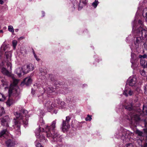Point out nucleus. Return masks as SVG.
<instances>
[{
  "label": "nucleus",
  "instance_id": "nucleus-1",
  "mask_svg": "<svg viewBox=\"0 0 147 147\" xmlns=\"http://www.w3.org/2000/svg\"><path fill=\"white\" fill-rule=\"evenodd\" d=\"M56 123L55 121H54L52 122L51 127L47 126L45 129L47 137H52L54 141H61L60 136L54 130Z\"/></svg>",
  "mask_w": 147,
  "mask_h": 147
},
{
  "label": "nucleus",
  "instance_id": "nucleus-2",
  "mask_svg": "<svg viewBox=\"0 0 147 147\" xmlns=\"http://www.w3.org/2000/svg\"><path fill=\"white\" fill-rule=\"evenodd\" d=\"M11 89L9 90V98L6 102L7 105L9 107L14 102L15 100H17L19 98V92L18 90L14 89L12 92Z\"/></svg>",
  "mask_w": 147,
  "mask_h": 147
},
{
  "label": "nucleus",
  "instance_id": "nucleus-3",
  "mask_svg": "<svg viewBox=\"0 0 147 147\" xmlns=\"http://www.w3.org/2000/svg\"><path fill=\"white\" fill-rule=\"evenodd\" d=\"M38 100L39 102L40 103L43 101H45V102L44 103V105L49 110H51L53 107L52 103L49 100L44 99L43 96L42 95L40 96L39 97Z\"/></svg>",
  "mask_w": 147,
  "mask_h": 147
},
{
  "label": "nucleus",
  "instance_id": "nucleus-4",
  "mask_svg": "<svg viewBox=\"0 0 147 147\" xmlns=\"http://www.w3.org/2000/svg\"><path fill=\"white\" fill-rule=\"evenodd\" d=\"M21 121H22L19 120L18 119H14L13 120V126L15 129V132L18 135H20L21 134L20 123Z\"/></svg>",
  "mask_w": 147,
  "mask_h": 147
},
{
  "label": "nucleus",
  "instance_id": "nucleus-5",
  "mask_svg": "<svg viewBox=\"0 0 147 147\" xmlns=\"http://www.w3.org/2000/svg\"><path fill=\"white\" fill-rule=\"evenodd\" d=\"M14 114L16 117V118L14 119H18L19 120L22 121L23 124L25 125H27L28 124L27 119H26V117H22V115H21L20 112H15Z\"/></svg>",
  "mask_w": 147,
  "mask_h": 147
},
{
  "label": "nucleus",
  "instance_id": "nucleus-6",
  "mask_svg": "<svg viewBox=\"0 0 147 147\" xmlns=\"http://www.w3.org/2000/svg\"><path fill=\"white\" fill-rule=\"evenodd\" d=\"M1 125L7 128L9 127V118L8 116L6 115L0 119Z\"/></svg>",
  "mask_w": 147,
  "mask_h": 147
},
{
  "label": "nucleus",
  "instance_id": "nucleus-7",
  "mask_svg": "<svg viewBox=\"0 0 147 147\" xmlns=\"http://www.w3.org/2000/svg\"><path fill=\"white\" fill-rule=\"evenodd\" d=\"M5 55L6 56V59L8 61L7 63V65L8 68L9 67V69L11 70V62H10L11 60V53L10 52H6Z\"/></svg>",
  "mask_w": 147,
  "mask_h": 147
},
{
  "label": "nucleus",
  "instance_id": "nucleus-8",
  "mask_svg": "<svg viewBox=\"0 0 147 147\" xmlns=\"http://www.w3.org/2000/svg\"><path fill=\"white\" fill-rule=\"evenodd\" d=\"M11 77L13 78V84H11L10 87L9 88V89H11V90H12V92H13V90L14 89H15L16 90H18L19 92H20L19 89L18 88V87L16 86V85L17 84L18 82V80L14 78H13V77Z\"/></svg>",
  "mask_w": 147,
  "mask_h": 147
},
{
  "label": "nucleus",
  "instance_id": "nucleus-9",
  "mask_svg": "<svg viewBox=\"0 0 147 147\" xmlns=\"http://www.w3.org/2000/svg\"><path fill=\"white\" fill-rule=\"evenodd\" d=\"M132 123L134 125L137 122H138L140 120L139 116L137 115H134L131 116Z\"/></svg>",
  "mask_w": 147,
  "mask_h": 147
},
{
  "label": "nucleus",
  "instance_id": "nucleus-10",
  "mask_svg": "<svg viewBox=\"0 0 147 147\" xmlns=\"http://www.w3.org/2000/svg\"><path fill=\"white\" fill-rule=\"evenodd\" d=\"M136 78L135 77H130L127 80V82L129 85L134 86L136 83Z\"/></svg>",
  "mask_w": 147,
  "mask_h": 147
},
{
  "label": "nucleus",
  "instance_id": "nucleus-11",
  "mask_svg": "<svg viewBox=\"0 0 147 147\" xmlns=\"http://www.w3.org/2000/svg\"><path fill=\"white\" fill-rule=\"evenodd\" d=\"M1 72L4 75L7 76L9 77H13V75L4 67H3L2 68Z\"/></svg>",
  "mask_w": 147,
  "mask_h": 147
},
{
  "label": "nucleus",
  "instance_id": "nucleus-12",
  "mask_svg": "<svg viewBox=\"0 0 147 147\" xmlns=\"http://www.w3.org/2000/svg\"><path fill=\"white\" fill-rule=\"evenodd\" d=\"M20 111L21 115H22V117L23 118L24 117H26V119H27V121H28V115H27L28 113V111L24 109H22Z\"/></svg>",
  "mask_w": 147,
  "mask_h": 147
},
{
  "label": "nucleus",
  "instance_id": "nucleus-13",
  "mask_svg": "<svg viewBox=\"0 0 147 147\" xmlns=\"http://www.w3.org/2000/svg\"><path fill=\"white\" fill-rule=\"evenodd\" d=\"M6 143L7 147H13L15 145L14 142L10 140H8L6 142Z\"/></svg>",
  "mask_w": 147,
  "mask_h": 147
},
{
  "label": "nucleus",
  "instance_id": "nucleus-14",
  "mask_svg": "<svg viewBox=\"0 0 147 147\" xmlns=\"http://www.w3.org/2000/svg\"><path fill=\"white\" fill-rule=\"evenodd\" d=\"M32 82L31 78L29 77H27L25 78L23 82L26 85L30 84Z\"/></svg>",
  "mask_w": 147,
  "mask_h": 147
},
{
  "label": "nucleus",
  "instance_id": "nucleus-15",
  "mask_svg": "<svg viewBox=\"0 0 147 147\" xmlns=\"http://www.w3.org/2000/svg\"><path fill=\"white\" fill-rule=\"evenodd\" d=\"M70 125L67 123H65V121H63L62 129L63 131L67 130L69 128Z\"/></svg>",
  "mask_w": 147,
  "mask_h": 147
},
{
  "label": "nucleus",
  "instance_id": "nucleus-16",
  "mask_svg": "<svg viewBox=\"0 0 147 147\" xmlns=\"http://www.w3.org/2000/svg\"><path fill=\"white\" fill-rule=\"evenodd\" d=\"M6 50L7 51H9V45H6L5 44H3L1 48V51H5Z\"/></svg>",
  "mask_w": 147,
  "mask_h": 147
},
{
  "label": "nucleus",
  "instance_id": "nucleus-17",
  "mask_svg": "<svg viewBox=\"0 0 147 147\" xmlns=\"http://www.w3.org/2000/svg\"><path fill=\"white\" fill-rule=\"evenodd\" d=\"M7 128L5 129H3L0 132V138L4 137L5 135H7L8 132L7 130Z\"/></svg>",
  "mask_w": 147,
  "mask_h": 147
},
{
  "label": "nucleus",
  "instance_id": "nucleus-18",
  "mask_svg": "<svg viewBox=\"0 0 147 147\" xmlns=\"http://www.w3.org/2000/svg\"><path fill=\"white\" fill-rule=\"evenodd\" d=\"M16 73L19 77H21L23 74L22 68L19 67L18 68L16 71Z\"/></svg>",
  "mask_w": 147,
  "mask_h": 147
},
{
  "label": "nucleus",
  "instance_id": "nucleus-19",
  "mask_svg": "<svg viewBox=\"0 0 147 147\" xmlns=\"http://www.w3.org/2000/svg\"><path fill=\"white\" fill-rule=\"evenodd\" d=\"M55 90V89L52 87H47L46 88V90H45V91L47 94H50V93L54 92Z\"/></svg>",
  "mask_w": 147,
  "mask_h": 147
},
{
  "label": "nucleus",
  "instance_id": "nucleus-20",
  "mask_svg": "<svg viewBox=\"0 0 147 147\" xmlns=\"http://www.w3.org/2000/svg\"><path fill=\"white\" fill-rule=\"evenodd\" d=\"M131 62L132 63V67H133V68L136 67L138 65L137 61L133 58H131Z\"/></svg>",
  "mask_w": 147,
  "mask_h": 147
},
{
  "label": "nucleus",
  "instance_id": "nucleus-21",
  "mask_svg": "<svg viewBox=\"0 0 147 147\" xmlns=\"http://www.w3.org/2000/svg\"><path fill=\"white\" fill-rule=\"evenodd\" d=\"M123 94L126 96H127L128 94L131 96L133 94V92L130 90H125Z\"/></svg>",
  "mask_w": 147,
  "mask_h": 147
},
{
  "label": "nucleus",
  "instance_id": "nucleus-22",
  "mask_svg": "<svg viewBox=\"0 0 147 147\" xmlns=\"http://www.w3.org/2000/svg\"><path fill=\"white\" fill-rule=\"evenodd\" d=\"M28 67V65H25L24 66L22 67V69L23 75H24V74H26L29 72Z\"/></svg>",
  "mask_w": 147,
  "mask_h": 147
},
{
  "label": "nucleus",
  "instance_id": "nucleus-23",
  "mask_svg": "<svg viewBox=\"0 0 147 147\" xmlns=\"http://www.w3.org/2000/svg\"><path fill=\"white\" fill-rule=\"evenodd\" d=\"M140 63L144 68H147V61L146 62L144 60H140Z\"/></svg>",
  "mask_w": 147,
  "mask_h": 147
},
{
  "label": "nucleus",
  "instance_id": "nucleus-24",
  "mask_svg": "<svg viewBox=\"0 0 147 147\" xmlns=\"http://www.w3.org/2000/svg\"><path fill=\"white\" fill-rule=\"evenodd\" d=\"M87 2L86 0H80L79 7H82L83 6L85 5Z\"/></svg>",
  "mask_w": 147,
  "mask_h": 147
},
{
  "label": "nucleus",
  "instance_id": "nucleus-25",
  "mask_svg": "<svg viewBox=\"0 0 147 147\" xmlns=\"http://www.w3.org/2000/svg\"><path fill=\"white\" fill-rule=\"evenodd\" d=\"M142 34V36L146 37L147 36V29H143L141 30V32H140Z\"/></svg>",
  "mask_w": 147,
  "mask_h": 147
},
{
  "label": "nucleus",
  "instance_id": "nucleus-26",
  "mask_svg": "<svg viewBox=\"0 0 147 147\" xmlns=\"http://www.w3.org/2000/svg\"><path fill=\"white\" fill-rule=\"evenodd\" d=\"M5 112L3 107L0 108V116H1L2 115L4 114Z\"/></svg>",
  "mask_w": 147,
  "mask_h": 147
},
{
  "label": "nucleus",
  "instance_id": "nucleus-27",
  "mask_svg": "<svg viewBox=\"0 0 147 147\" xmlns=\"http://www.w3.org/2000/svg\"><path fill=\"white\" fill-rule=\"evenodd\" d=\"M28 69L29 71H31L33 70L34 69V66L32 64H29L28 65Z\"/></svg>",
  "mask_w": 147,
  "mask_h": 147
},
{
  "label": "nucleus",
  "instance_id": "nucleus-28",
  "mask_svg": "<svg viewBox=\"0 0 147 147\" xmlns=\"http://www.w3.org/2000/svg\"><path fill=\"white\" fill-rule=\"evenodd\" d=\"M121 139L123 141H127L128 140V138L127 136L125 135V136L123 135L121 137Z\"/></svg>",
  "mask_w": 147,
  "mask_h": 147
},
{
  "label": "nucleus",
  "instance_id": "nucleus-29",
  "mask_svg": "<svg viewBox=\"0 0 147 147\" xmlns=\"http://www.w3.org/2000/svg\"><path fill=\"white\" fill-rule=\"evenodd\" d=\"M99 2L97 0H95V1L92 3V5L94 8H95L97 6Z\"/></svg>",
  "mask_w": 147,
  "mask_h": 147
},
{
  "label": "nucleus",
  "instance_id": "nucleus-30",
  "mask_svg": "<svg viewBox=\"0 0 147 147\" xmlns=\"http://www.w3.org/2000/svg\"><path fill=\"white\" fill-rule=\"evenodd\" d=\"M147 69V68H144L143 70L142 71H140V73L142 76H146V72H145V71Z\"/></svg>",
  "mask_w": 147,
  "mask_h": 147
},
{
  "label": "nucleus",
  "instance_id": "nucleus-31",
  "mask_svg": "<svg viewBox=\"0 0 147 147\" xmlns=\"http://www.w3.org/2000/svg\"><path fill=\"white\" fill-rule=\"evenodd\" d=\"M139 57L140 59V60H144V59L147 58V55L145 54L143 55H139Z\"/></svg>",
  "mask_w": 147,
  "mask_h": 147
},
{
  "label": "nucleus",
  "instance_id": "nucleus-32",
  "mask_svg": "<svg viewBox=\"0 0 147 147\" xmlns=\"http://www.w3.org/2000/svg\"><path fill=\"white\" fill-rule=\"evenodd\" d=\"M125 109L127 110L130 111L132 110L133 107L132 105L126 106L125 107Z\"/></svg>",
  "mask_w": 147,
  "mask_h": 147
},
{
  "label": "nucleus",
  "instance_id": "nucleus-33",
  "mask_svg": "<svg viewBox=\"0 0 147 147\" xmlns=\"http://www.w3.org/2000/svg\"><path fill=\"white\" fill-rule=\"evenodd\" d=\"M8 30L9 31L12 32L13 33L14 32L13 28V26H8Z\"/></svg>",
  "mask_w": 147,
  "mask_h": 147
},
{
  "label": "nucleus",
  "instance_id": "nucleus-34",
  "mask_svg": "<svg viewBox=\"0 0 147 147\" xmlns=\"http://www.w3.org/2000/svg\"><path fill=\"white\" fill-rule=\"evenodd\" d=\"M140 42V37L136 38L135 39V43L136 44H138Z\"/></svg>",
  "mask_w": 147,
  "mask_h": 147
},
{
  "label": "nucleus",
  "instance_id": "nucleus-35",
  "mask_svg": "<svg viewBox=\"0 0 147 147\" xmlns=\"http://www.w3.org/2000/svg\"><path fill=\"white\" fill-rule=\"evenodd\" d=\"M17 44V41L16 40H13L12 41L13 47L14 49L16 48V47Z\"/></svg>",
  "mask_w": 147,
  "mask_h": 147
},
{
  "label": "nucleus",
  "instance_id": "nucleus-36",
  "mask_svg": "<svg viewBox=\"0 0 147 147\" xmlns=\"http://www.w3.org/2000/svg\"><path fill=\"white\" fill-rule=\"evenodd\" d=\"M136 134L139 136H142L143 134V132L139 130H137L136 131Z\"/></svg>",
  "mask_w": 147,
  "mask_h": 147
},
{
  "label": "nucleus",
  "instance_id": "nucleus-37",
  "mask_svg": "<svg viewBox=\"0 0 147 147\" xmlns=\"http://www.w3.org/2000/svg\"><path fill=\"white\" fill-rule=\"evenodd\" d=\"M91 116L88 115L87 117L85 118V120L86 121H91L92 119Z\"/></svg>",
  "mask_w": 147,
  "mask_h": 147
},
{
  "label": "nucleus",
  "instance_id": "nucleus-38",
  "mask_svg": "<svg viewBox=\"0 0 147 147\" xmlns=\"http://www.w3.org/2000/svg\"><path fill=\"white\" fill-rule=\"evenodd\" d=\"M39 70L40 71V72L41 73V75H44L45 74V71L43 70V69L42 70V69H40Z\"/></svg>",
  "mask_w": 147,
  "mask_h": 147
},
{
  "label": "nucleus",
  "instance_id": "nucleus-39",
  "mask_svg": "<svg viewBox=\"0 0 147 147\" xmlns=\"http://www.w3.org/2000/svg\"><path fill=\"white\" fill-rule=\"evenodd\" d=\"M62 108H63L65 105V103L63 101H62L61 102L60 104Z\"/></svg>",
  "mask_w": 147,
  "mask_h": 147
},
{
  "label": "nucleus",
  "instance_id": "nucleus-40",
  "mask_svg": "<svg viewBox=\"0 0 147 147\" xmlns=\"http://www.w3.org/2000/svg\"><path fill=\"white\" fill-rule=\"evenodd\" d=\"M126 147H134V146L132 144L129 143L126 145Z\"/></svg>",
  "mask_w": 147,
  "mask_h": 147
},
{
  "label": "nucleus",
  "instance_id": "nucleus-41",
  "mask_svg": "<svg viewBox=\"0 0 147 147\" xmlns=\"http://www.w3.org/2000/svg\"><path fill=\"white\" fill-rule=\"evenodd\" d=\"M70 120V118L67 116L66 117V121H65V123H68V122Z\"/></svg>",
  "mask_w": 147,
  "mask_h": 147
},
{
  "label": "nucleus",
  "instance_id": "nucleus-42",
  "mask_svg": "<svg viewBox=\"0 0 147 147\" xmlns=\"http://www.w3.org/2000/svg\"><path fill=\"white\" fill-rule=\"evenodd\" d=\"M36 147H43L40 143H38L36 144Z\"/></svg>",
  "mask_w": 147,
  "mask_h": 147
},
{
  "label": "nucleus",
  "instance_id": "nucleus-43",
  "mask_svg": "<svg viewBox=\"0 0 147 147\" xmlns=\"http://www.w3.org/2000/svg\"><path fill=\"white\" fill-rule=\"evenodd\" d=\"M42 134L41 133H37L36 134V136L37 138H40L41 134Z\"/></svg>",
  "mask_w": 147,
  "mask_h": 147
},
{
  "label": "nucleus",
  "instance_id": "nucleus-44",
  "mask_svg": "<svg viewBox=\"0 0 147 147\" xmlns=\"http://www.w3.org/2000/svg\"><path fill=\"white\" fill-rule=\"evenodd\" d=\"M1 97H2L3 98V100L5 99V96H4L3 94L0 93V98Z\"/></svg>",
  "mask_w": 147,
  "mask_h": 147
},
{
  "label": "nucleus",
  "instance_id": "nucleus-45",
  "mask_svg": "<svg viewBox=\"0 0 147 147\" xmlns=\"http://www.w3.org/2000/svg\"><path fill=\"white\" fill-rule=\"evenodd\" d=\"M33 53L34 54V56L35 57V58L36 59V60L38 61H39L40 59L37 58V56L35 54V53L34 52H33Z\"/></svg>",
  "mask_w": 147,
  "mask_h": 147
},
{
  "label": "nucleus",
  "instance_id": "nucleus-46",
  "mask_svg": "<svg viewBox=\"0 0 147 147\" xmlns=\"http://www.w3.org/2000/svg\"><path fill=\"white\" fill-rule=\"evenodd\" d=\"M143 22L141 20H139L138 21V23L141 24L142 26L143 25Z\"/></svg>",
  "mask_w": 147,
  "mask_h": 147
},
{
  "label": "nucleus",
  "instance_id": "nucleus-47",
  "mask_svg": "<svg viewBox=\"0 0 147 147\" xmlns=\"http://www.w3.org/2000/svg\"><path fill=\"white\" fill-rule=\"evenodd\" d=\"M6 0H0V4H2L3 3V1H5Z\"/></svg>",
  "mask_w": 147,
  "mask_h": 147
},
{
  "label": "nucleus",
  "instance_id": "nucleus-48",
  "mask_svg": "<svg viewBox=\"0 0 147 147\" xmlns=\"http://www.w3.org/2000/svg\"><path fill=\"white\" fill-rule=\"evenodd\" d=\"M142 147H147V144H144Z\"/></svg>",
  "mask_w": 147,
  "mask_h": 147
},
{
  "label": "nucleus",
  "instance_id": "nucleus-49",
  "mask_svg": "<svg viewBox=\"0 0 147 147\" xmlns=\"http://www.w3.org/2000/svg\"><path fill=\"white\" fill-rule=\"evenodd\" d=\"M15 31L16 32H18V29H16L15 30Z\"/></svg>",
  "mask_w": 147,
  "mask_h": 147
},
{
  "label": "nucleus",
  "instance_id": "nucleus-50",
  "mask_svg": "<svg viewBox=\"0 0 147 147\" xmlns=\"http://www.w3.org/2000/svg\"><path fill=\"white\" fill-rule=\"evenodd\" d=\"M23 39V38L22 37H21L20 38H19V39Z\"/></svg>",
  "mask_w": 147,
  "mask_h": 147
},
{
  "label": "nucleus",
  "instance_id": "nucleus-51",
  "mask_svg": "<svg viewBox=\"0 0 147 147\" xmlns=\"http://www.w3.org/2000/svg\"><path fill=\"white\" fill-rule=\"evenodd\" d=\"M0 101H3V100L2 99L0 98Z\"/></svg>",
  "mask_w": 147,
  "mask_h": 147
},
{
  "label": "nucleus",
  "instance_id": "nucleus-52",
  "mask_svg": "<svg viewBox=\"0 0 147 147\" xmlns=\"http://www.w3.org/2000/svg\"><path fill=\"white\" fill-rule=\"evenodd\" d=\"M41 129H42L43 131H44V129L43 128H42Z\"/></svg>",
  "mask_w": 147,
  "mask_h": 147
},
{
  "label": "nucleus",
  "instance_id": "nucleus-53",
  "mask_svg": "<svg viewBox=\"0 0 147 147\" xmlns=\"http://www.w3.org/2000/svg\"><path fill=\"white\" fill-rule=\"evenodd\" d=\"M42 138H43L45 140V137H44L42 136Z\"/></svg>",
  "mask_w": 147,
  "mask_h": 147
},
{
  "label": "nucleus",
  "instance_id": "nucleus-54",
  "mask_svg": "<svg viewBox=\"0 0 147 147\" xmlns=\"http://www.w3.org/2000/svg\"><path fill=\"white\" fill-rule=\"evenodd\" d=\"M42 13L43 14H45V13H44V12H42Z\"/></svg>",
  "mask_w": 147,
  "mask_h": 147
},
{
  "label": "nucleus",
  "instance_id": "nucleus-55",
  "mask_svg": "<svg viewBox=\"0 0 147 147\" xmlns=\"http://www.w3.org/2000/svg\"><path fill=\"white\" fill-rule=\"evenodd\" d=\"M146 20L147 21V16L146 17Z\"/></svg>",
  "mask_w": 147,
  "mask_h": 147
},
{
  "label": "nucleus",
  "instance_id": "nucleus-56",
  "mask_svg": "<svg viewBox=\"0 0 147 147\" xmlns=\"http://www.w3.org/2000/svg\"><path fill=\"white\" fill-rule=\"evenodd\" d=\"M40 131H41V130L40 129Z\"/></svg>",
  "mask_w": 147,
  "mask_h": 147
}]
</instances>
